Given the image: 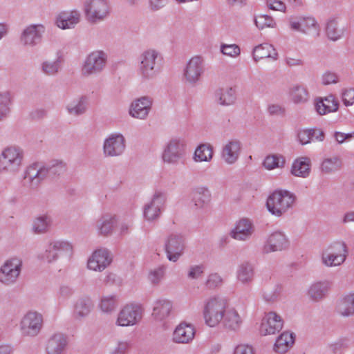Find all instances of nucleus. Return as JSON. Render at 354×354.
Listing matches in <instances>:
<instances>
[{
	"mask_svg": "<svg viewBox=\"0 0 354 354\" xmlns=\"http://www.w3.org/2000/svg\"><path fill=\"white\" fill-rule=\"evenodd\" d=\"M73 252V245L71 242L62 239H50L37 252V258L41 262L52 263L59 258L70 259Z\"/></svg>",
	"mask_w": 354,
	"mask_h": 354,
	"instance_id": "obj_1",
	"label": "nucleus"
},
{
	"mask_svg": "<svg viewBox=\"0 0 354 354\" xmlns=\"http://www.w3.org/2000/svg\"><path fill=\"white\" fill-rule=\"evenodd\" d=\"M227 306L228 301L223 297L214 295L207 298L203 301L202 310L205 324L209 328L218 327L223 320Z\"/></svg>",
	"mask_w": 354,
	"mask_h": 354,
	"instance_id": "obj_2",
	"label": "nucleus"
},
{
	"mask_svg": "<svg viewBox=\"0 0 354 354\" xmlns=\"http://www.w3.org/2000/svg\"><path fill=\"white\" fill-rule=\"evenodd\" d=\"M66 168V163L62 160H54L49 166L38 162L34 163L27 168L25 180L32 187H36L50 173H61L64 171Z\"/></svg>",
	"mask_w": 354,
	"mask_h": 354,
	"instance_id": "obj_3",
	"label": "nucleus"
},
{
	"mask_svg": "<svg viewBox=\"0 0 354 354\" xmlns=\"http://www.w3.org/2000/svg\"><path fill=\"white\" fill-rule=\"evenodd\" d=\"M295 198V196L288 191L275 190L268 197L266 207L270 214L279 217L292 207Z\"/></svg>",
	"mask_w": 354,
	"mask_h": 354,
	"instance_id": "obj_4",
	"label": "nucleus"
},
{
	"mask_svg": "<svg viewBox=\"0 0 354 354\" xmlns=\"http://www.w3.org/2000/svg\"><path fill=\"white\" fill-rule=\"evenodd\" d=\"M83 10L89 23L97 24L109 17L111 7L109 0H85Z\"/></svg>",
	"mask_w": 354,
	"mask_h": 354,
	"instance_id": "obj_5",
	"label": "nucleus"
},
{
	"mask_svg": "<svg viewBox=\"0 0 354 354\" xmlns=\"http://www.w3.org/2000/svg\"><path fill=\"white\" fill-rule=\"evenodd\" d=\"M348 253L344 242L333 243L322 250V263L327 267L339 266L345 261Z\"/></svg>",
	"mask_w": 354,
	"mask_h": 354,
	"instance_id": "obj_6",
	"label": "nucleus"
},
{
	"mask_svg": "<svg viewBox=\"0 0 354 354\" xmlns=\"http://www.w3.org/2000/svg\"><path fill=\"white\" fill-rule=\"evenodd\" d=\"M187 145L184 140L172 138L164 146L161 158L164 163L177 165L186 153Z\"/></svg>",
	"mask_w": 354,
	"mask_h": 354,
	"instance_id": "obj_7",
	"label": "nucleus"
},
{
	"mask_svg": "<svg viewBox=\"0 0 354 354\" xmlns=\"http://www.w3.org/2000/svg\"><path fill=\"white\" fill-rule=\"evenodd\" d=\"M23 151L16 147L5 149L0 156V170L10 174L17 173L22 164Z\"/></svg>",
	"mask_w": 354,
	"mask_h": 354,
	"instance_id": "obj_8",
	"label": "nucleus"
},
{
	"mask_svg": "<svg viewBox=\"0 0 354 354\" xmlns=\"http://www.w3.org/2000/svg\"><path fill=\"white\" fill-rule=\"evenodd\" d=\"M22 260L19 257H12L2 264L0 268V283L10 286L16 283L22 269Z\"/></svg>",
	"mask_w": 354,
	"mask_h": 354,
	"instance_id": "obj_9",
	"label": "nucleus"
},
{
	"mask_svg": "<svg viewBox=\"0 0 354 354\" xmlns=\"http://www.w3.org/2000/svg\"><path fill=\"white\" fill-rule=\"evenodd\" d=\"M43 326V316L37 311H28L24 315L19 323V328L22 335L35 337L41 331Z\"/></svg>",
	"mask_w": 354,
	"mask_h": 354,
	"instance_id": "obj_10",
	"label": "nucleus"
},
{
	"mask_svg": "<svg viewBox=\"0 0 354 354\" xmlns=\"http://www.w3.org/2000/svg\"><path fill=\"white\" fill-rule=\"evenodd\" d=\"M142 317V309L138 304H127L119 311L115 324L122 327L133 326L138 324Z\"/></svg>",
	"mask_w": 354,
	"mask_h": 354,
	"instance_id": "obj_11",
	"label": "nucleus"
},
{
	"mask_svg": "<svg viewBox=\"0 0 354 354\" xmlns=\"http://www.w3.org/2000/svg\"><path fill=\"white\" fill-rule=\"evenodd\" d=\"M107 55L102 50H95L86 57L82 67V74L84 76L98 74L105 68Z\"/></svg>",
	"mask_w": 354,
	"mask_h": 354,
	"instance_id": "obj_12",
	"label": "nucleus"
},
{
	"mask_svg": "<svg viewBox=\"0 0 354 354\" xmlns=\"http://www.w3.org/2000/svg\"><path fill=\"white\" fill-rule=\"evenodd\" d=\"M204 62V58L201 55H195L187 62L183 70V79L186 83L195 85L201 80L205 71Z\"/></svg>",
	"mask_w": 354,
	"mask_h": 354,
	"instance_id": "obj_13",
	"label": "nucleus"
},
{
	"mask_svg": "<svg viewBox=\"0 0 354 354\" xmlns=\"http://www.w3.org/2000/svg\"><path fill=\"white\" fill-rule=\"evenodd\" d=\"M113 261L111 252L106 248L95 250L87 261V268L95 272H102Z\"/></svg>",
	"mask_w": 354,
	"mask_h": 354,
	"instance_id": "obj_14",
	"label": "nucleus"
},
{
	"mask_svg": "<svg viewBox=\"0 0 354 354\" xmlns=\"http://www.w3.org/2000/svg\"><path fill=\"white\" fill-rule=\"evenodd\" d=\"M212 198V193L207 186H196L191 192L192 207L196 211L205 210L209 207Z\"/></svg>",
	"mask_w": 354,
	"mask_h": 354,
	"instance_id": "obj_15",
	"label": "nucleus"
},
{
	"mask_svg": "<svg viewBox=\"0 0 354 354\" xmlns=\"http://www.w3.org/2000/svg\"><path fill=\"white\" fill-rule=\"evenodd\" d=\"M45 31L41 24L28 25L21 32L20 42L24 46L34 47L41 42Z\"/></svg>",
	"mask_w": 354,
	"mask_h": 354,
	"instance_id": "obj_16",
	"label": "nucleus"
},
{
	"mask_svg": "<svg viewBox=\"0 0 354 354\" xmlns=\"http://www.w3.org/2000/svg\"><path fill=\"white\" fill-rule=\"evenodd\" d=\"M158 55V53L153 49L147 50L141 54L139 71L142 78L149 80L156 75V61Z\"/></svg>",
	"mask_w": 354,
	"mask_h": 354,
	"instance_id": "obj_17",
	"label": "nucleus"
},
{
	"mask_svg": "<svg viewBox=\"0 0 354 354\" xmlns=\"http://www.w3.org/2000/svg\"><path fill=\"white\" fill-rule=\"evenodd\" d=\"M252 221L248 218H241L236 221L230 232V236L239 241H247L254 232Z\"/></svg>",
	"mask_w": 354,
	"mask_h": 354,
	"instance_id": "obj_18",
	"label": "nucleus"
},
{
	"mask_svg": "<svg viewBox=\"0 0 354 354\" xmlns=\"http://www.w3.org/2000/svg\"><path fill=\"white\" fill-rule=\"evenodd\" d=\"M165 196L161 193H156L151 199L143 207V216L145 220L153 221L158 219L163 211Z\"/></svg>",
	"mask_w": 354,
	"mask_h": 354,
	"instance_id": "obj_19",
	"label": "nucleus"
},
{
	"mask_svg": "<svg viewBox=\"0 0 354 354\" xmlns=\"http://www.w3.org/2000/svg\"><path fill=\"white\" fill-rule=\"evenodd\" d=\"M283 326V321L281 316L275 312L265 313L259 327V333L262 335H274L280 331Z\"/></svg>",
	"mask_w": 354,
	"mask_h": 354,
	"instance_id": "obj_20",
	"label": "nucleus"
},
{
	"mask_svg": "<svg viewBox=\"0 0 354 354\" xmlns=\"http://www.w3.org/2000/svg\"><path fill=\"white\" fill-rule=\"evenodd\" d=\"M185 241L182 236L171 234L166 240L165 250L170 261L176 262L183 254Z\"/></svg>",
	"mask_w": 354,
	"mask_h": 354,
	"instance_id": "obj_21",
	"label": "nucleus"
},
{
	"mask_svg": "<svg viewBox=\"0 0 354 354\" xmlns=\"http://www.w3.org/2000/svg\"><path fill=\"white\" fill-rule=\"evenodd\" d=\"M245 320L244 314L234 307L226 308L225 317L221 322L224 328L228 331L238 332L242 328Z\"/></svg>",
	"mask_w": 354,
	"mask_h": 354,
	"instance_id": "obj_22",
	"label": "nucleus"
},
{
	"mask_svg": "<svg viewBox=\"0 0 354 354\" xmlns=\"http://www.w3.org/2000/svg\"><path fill=\"white\" fill-rule=\"evenodd\" d=\"M196 335V328L192 324L183 322L176 326L171 339L178 344H189L193 342Z\"/></svg>",
	"mask_w": 354,
	"mask_h": 354,
	"instance_id": "obj_23",
	"label": "nucleus"
},
{
	"mask_svg": "<svg viewBox=\"0 0 354 354\" xmlns=\"http://www.w3.org/2000/svg\"><path fill=\"white\" fill-rule=\"evenodd\" d=\"M153 105V99L149 96H142L134 100L129 107V115L136 119L147 118Z\"/></svg>",
	"mask_w": 354,
	"mask_h": 354,
	"instance_id": "obj_24",
	"label": "nucleus"
},
{
	"mask_svg": "<svg viewBox=\"0 0 354 354\" xmlns=\"http://www.w3.org/2000/svg\"><path fill=\"white\" fill-rule=\"evenodd\" d=\"M125 149V139L121 133H112L105 139L103 151L106 156H120Z\"/></svg>",
	"mask_w": 354,
	"mask_h": 354,
	"instance_id": "obj_25",
	"label": "nucleus"
},
{
	"mask_svg": "<svg viewBox=\"0 0 354 354\" xmlns=\"http://www.w3.org/2000/svg\"><path fill=\"white\" fill-rule=\"evenodd\" d=\"M289 241L287 236L281 232L272 233L265 243L263 252L268 254L273 252L281 251L288 248Z\"/></svg>",
	"mask_w": 354,
	"mask_h": 354,
	"instance_id": "obj_26",
	"label": "nucleus"
},
{
	"mask_svg": "<svg viewBox=\"0 0 354 354\" xmlns=\"http://www.w3.org/2000/svg\"><path fill=\"white\" fill-rule=\"evenodd\" d=\"M242 145L239 140L232 139L223 145L221 151V159L227 165L234 164L241 153Z\"/></svg>",
	"mask_w": 354,
	"mask_h": 354,
	"instance_id": "obj_27",
	"label": "nucleus"
},
{
	"mask_svg": "<svg viewBox=\"0 0 354 354\" xmlns=\"http://www.w3.org/2000/svg\"><path fill=\"white\" fill-rule=\"evenodd\" d=\"M81 19V13L77 10L60 12L56 17L55 24L61 29L73 28Z\"/></svg>",
	"mask_w": 354,
	"mask_h": 354,
	"instance_id": "obj_28",
	"label": "nucleus"
},
{
	"mask_svg": "<svg viewBox=\"0 0 354 354\" xmlns=\"http://www.w3.org/2000/svg\"><path fill=\"white\" fill-rule=\"evenodd\" d=\"M331 286V282L328 280L315 281L309 286L307 295L313 301H321L327 296Z\"/></svg>",
	"mask_w": 354,
	"mask_h": 354,
	"instance_id": "obj_29",
	"label": "nucleus"
},
{
	"mask_svg": "<svg viewBox=\"0 0 354 354\" xmlns=\"http://www.w3.org/2000/svg\"><path fill=\"white\" fill-rule=\"evenodd\" d=\"M315 108L320 115L336 112L339 109V102L333 95L318 97L315 100Z\"/></svg>",
	"mask_w": 354,
	"mask_h": 354,
	"instance_id": "obj_30",
	"label": "nucleus"
},
{
	"mask_svg": "<svg viewBox=\"0 0 354 354\" xmlns=\"http://www.w3.org/2000/svg\"><path fill=\"white\" fill-rule=\"evenodd\" d=\"M173 309L172 302L167 299H158L153 302L151 316L156 322H162L169 317Z\"/></svg>",
	"mask_w": 354,
	"mask_h": 354,
	"instance_id": "obj_31",
	"label": "nucleus"
},
{
	"mask_svg": "<svg viewBox=\"0 0 354 354\" xmlns=\"http://www.w3.org/2000/svg\"><path fill=\"white\" fill-rule=\"evenodd\" d=\"M67 338L62 333L53 334L46 342V354H62L67 346Z\"/></svg>",
	"mask_w": 354,
	"mask_h": 354,
	"instance_id": "obj_32",
	"label": "nucleus"
},
{
	"mask_svg": "<svg viewBox=\"0 0 354 354\" xmlns=\"http://www.w3.org/2000/svg\"><path fill=\"white\" fill-rule=\"evenodd\" d=\"M295 337L292 333L283 332L276 339L273 351L278 354H285L294 345Z\"/></svg>",
	"mask_w": 354,
	"mask_h": 354,
	"instance_id": "obj_33",
	"label": "nucleus"
},
{
	"mask_svg": "<svg viewBox=\"0 0 354 354\" xmlns=\"http://www.w3.org/2000/svg\"><path fill=\"white\" fill-rule=\"evenodd\" d=\"M311 171V161L309 158L299 157L292 164L290 174L296 177L307 178Z\"/></svg>",
	"mask_w": 354,
	"mask_h": 354,
	"instance_id": "obj_34",
	"label": "nucleus"
},
{
	"mask_svg": "<svg viewBox=\"0 0 354 354\" xmlns=\"http://www.w3.org/2000/svg\"><path fill=\"white\" fill-rule=\"evenodd\" d=\"M93 302L90 297L79 298L74 304L73 317L82 319L87 317L93 308Z\"/></svg>",
	"mask_w": 354,
	"mask_h": 354,
	"instance_id": "obj_35",
	"label": "nucleus"
},
{
	"mask_svg": "<svg viewBox=\"0 0 354 354\" xmlns=\"http://www.w3.org/2000/svg\"><path fill=\"white\" fill-rule=\"evenodd\" d=\"M63 58L58 55L55 59H45L40 64L41 72L47 76H55L62 69Z\"/></svg>",
	"mask_w": 354,
	"mask_h": 354,
	"instance_id": "obj_36",
	"label": "nucleus"
},
{
	"mask_svg": "<svg viewBox=\"0 0 354 354\" xmlns=\"http://www.w3.org/2000/svg\"><path fill=\"white\" fill-rule=\"evenodd\" d=\"M253 58L255 62L265 58H272L274 60L277 59V53L274 48L268 43L257 46L253 49Z\"/></svg>",
	"mask_w": 354,
	"mask_h": 354,
	"instance_id": "obj_37",
	"label": "nucleus"
},
{
	"mask_svg": "<svg viewBox=\"0 0 354 354\" xmlns=\"http://www.w3.org/2000/svg\"><path fill=\"white\" fill-rule=\"evenodd\" d=\"M254 270L253 266L244 262L241 263L236 270V279L239 282L244 285L250 284L254 279Z\"/></svg>",
	"mask_w": 354,
	"mask_h": 354,
	"instance_id": "obj_38",
	"label": "nucleus"
},
{
	"mask_svg": "<svg viewBox=\"0 0 354 354\" xmlns=\"http://www.w3.org/2000/svg\"><path fill=\"white\" fill-rule=\"evenodd\" d=\"M118 297L115 295H106L100 297L97 307L104 314H111L118 308Z\"/></svg>",
	"mask_w": 354,
	"mask_h": 354,
	"instance_id": "obj_39",
	"label": "nucleus"
},
{
	"mask_svg": "<svg viewBox=\"0 0 354 354\" xmlns=\"http://www.w3.org/2000/svg\"><path fill=\"white\" fill-rule=\"evenodd\" d=\"M66 109L69 115L80 116L86 113L87 110V97L80 96L68 102Z\"/></svg>",
	"mask_w": 354,
	"mask_h": 354,
	"instance_id": "obj_40",
	"label": "nucleus"
},
{
	"mask_svg": "<svg viewBox=\"0 0 354 354\" xmlns=\"http://www.w3.org/2000/svg\"><path fill=\"white\" fill-rule=\"evenodd\" d=\"M215 95L217 102L221 106H230L236 101V91L232 87L222 88Z\"/></svg>",
	"mask_w": 354,
	"mask_h": 354,
	"instance_id": "obj_41",
	"label": "nucleus"
},
{
	"mask_svg": "<svg viewBox=\"0 0 354 354\" xmlns=\"http://www.w3.org/2000/svg\"><path fill=\"white\" fill-rule=\"evenodd\" d=\"M337 312L344 317L354 315V293H349L342 297L337 304Z\"/></svg>",
	"mask_w": 354,
	"mask_h": 354,
	"instance_id": "obj_42",
	"label": "nucleus"
},
{
	"mask_svg": "<svg viewBox=\"0 0 354 354\" xmlns=\"http://www.w3.org/2000/svg\"><path fill=\"white\" fill-rule=\"evenodd\" d=\"M13 96L8 91H0V121L6 119L10 113Z\"/></svg>",
	"mask_w": 354,
	"mask_h": 354,
	"instance_id": "obj_43",
	"label": "nucleus"
},
{
	"mask_svg": "<svg viewBox=\"0 0 354 354\" xmlns=\"http://www.w3.org/2000/svg\"><path fill=\"white\" fill-rule=\"evenodd\" d=\"M52 223L51 217L47 214H43L36 217L32 221V231L36 234L46 233Z\"/></svg>",
	"mask_w": 354,
	"mask_h": 354,
	"instance_id": "obj_44",
	"label": "nucleus"
},
{
	"mask_svg": "<svg viewBox=\"0 0 354 354\" xmlns=\"http://www.w3.org/2000/svg\"><path fill=\"white\" fill-rule=\"evenodd\" d=\"M213 158V148L209 144H201L196 149L193 159L196 162H209Z\"/></svg>",
	"mask_w": 354,
	"mask_h": 354,
	"instance_id": "obj_45",
	"label": "nucleus"
},
{
	"mask_svg": "<svg viewBox=\"0 0 354 354\" xmlns=\"http://www.w3.org/2000/svg\"><path fill=\"white\" fill-rule=\"evenodd\" d=\"M342 167V160L337 156L324 158L320 165V171L325 174L334 173Z\"/></svg>",
	"mask_w": 354,
	"mask_h": 354,
	"instance_id": "obj_46",
	"label": "nucleus"
},
{
	"mask_svg": "<svg viewBox=\"0 0 354 354\" xmlns=\"http://www.w3.org/2000/svg\"><path fill=\"white\" fill-rule=\"evenodd\" d=\"M289 97L295 104H304L309 99V93L304 86H295L290 89Z\"/></svg>",
	"mask_w": 354,
	"mask_h": 354,
	"instance_id": "obj_47",
	"label": "nucleus"
},
{
	"mask_svg": "<svg viewBox=\"0 0 354 354\" xmlns=\"http://www.w3.org/2000/svg\"><path fill=\"white\" fill-rule=\"evenodd\" d=\"M285 165L286 158L280 154L268 155L265 158L263 162V166L267 170L283 169Z\"/></svg>",
	"mask_w": 354,
	"mask_h": 354,
	"instance_id": "obj_48",
	"label": "nucleus"
},
{
	"mask_svg": "<svg viewBox=\"0 0 354 354\" xmlns=\"http://www.w3.org/2000/svg\"><path fill=\"white\" fill-rule=\"evenodd\" d=\"M115 218L111 214L102 216L97 223V230L103 235L109 234L113 229Z\"/></svg>",
	"mask_w": 354,
	"mask_h": 354,
	"instance_id": "obj_49",
	"label": "nucleus"
},
{
	"mask_svg": "<svg viewBox=\"0 0 354 354\" xmlns=\"http://www.w3.org/2000/svg\"><path fill=\"white\" fill-rule=\"evenodd\" d=\"M326 33L329 39L337 41L342 37L344 31L338 28L337 20L331 19L327 22Z\"/></svg>",
	"mask_w": 354,
	"mask_h": 354,
	"instance_id": "obj_50",
	"label": "nucleus"
},
{
	"mask_svg": "<svg viewBox=\"0 0 354 354\" xmlns=\"http://www.w3.org/2000/svg\"><path fill=\"white\" fill-rule=\"evenodd\" d=\"M254 23L256 26L259 29H264L266 28H275L276 22L274 19L268 15H259L254 19Z\"/></svg>",
	"mask_w": 354,
	"mask_h": 354,
	"instance_id": "obj_51",
	"label": "nucleus"
},
{
	"mask_svg": "<svg viewBox=\"0 0 354 354\" xmlns=\"http://www.w3.org/2000/svg\"><path fill=\"white\" fill-rule=\"evenodd\" d=\"M221 53L225 56L236 58L240 55L241 49L236 44H223L221 45Z\"/></svg>",
	"mask_w": 354,
	"mask_h": 354,
	"instance_id": "obj_52",
	"label": "nucleus"
},
{
	"mask_svg": "<svg viewBox=\"0 0 354 354\" xmlns=\"http://www.w3.org/2000/svg\"><path fill=\"white\" fill-rule=\"evenodd\" d=\"M302 32H307L310 30L319 31V25L315 18L311 17L301 18Z\"/></svg>",
	"mask_w": 354,
	"mask_h": 354,
	"instance_id": "obj_53",
	"label": "nucleus"
},
{
	"mask_svg": "<svg viewBox=\"0 0 354 354\" xmlns=\"http://www.w3.org/2000/svg\"><path fill=\"white\" fill-rule=\"evenodd\" d=\"M204 272L205 266L203 265H193L189 267L187 276L189 279H198L203 277Z\"/></svg>",
	"mask_w": 354,
	"mask_h": 354,
	"instance_id": "obj_54",
	"label": "nucleus"
},
{
	"mask_svg": "<svg viewBox=\"0 0 354 354\" xmlns=\"http://www.w3.org/2000/svg\"><path fill=\"white\" fill-rule=\"evenodd\" d=\"M333 349H347L354 347V339L351 337H344L339 338L335 344L330 346Z\"/></svg>",
	"mask_w": 354,
	"mask_h": 354,
	"instance_id": "obj_55",
	"label": "nucleus"
},
{
	"mask_svg": "<svg viewBox=\"0 0 354 354\" xmlns=\"http://www.w3.org/2000/svg\"><path fill=\"white\" fill-rule=\"evenodd\" d=\"M165 272V268L163 266L158 267L149 272L148 279L153 284H158L163 279Z\"/></svg>",
	"mask_w": 354,
	"mask_h": 354,
	"instance_id": "obj_56",
	"label": "nucleus"
},
{
	"mask_svg": "<svg viewBox=\"0 0 354 354\" xmlns=\"http://www.w3.org/2000/svg\"><path fill=\"white\" fill-rule=\"evenodd\" d=\"M223 283L222 277L217 273H212L208 275L206 286L210 289H214L221 286Z\"/></svg>",
	"mask_w": 354,
	"mask_h": 354,
	"instance_id": "obj_57",
	"label": "nucleus"
},
{
	"mask_svg": "<svg viewBox=\"0 0 354 354\" xmlns=\"http://www.w3.org/2000/svg\"><path fill=\"white\" fill-rule=\"evenodd\" d=\"M342 100L346 106L354 104V88L344 89L342 93Z\"/></svg>",
	"mask_w": 354,
	"mask_h": 354,
	"instance_id": "obj_58",
	"label": "nucleus"
},
{
	"mask_svg": "<svg viewBox=\"0 0 354 354\" xmlns=\"http://www.w3.org/2000/svg\"><path fill=\"white\" fill-rule=\"evenodd\" d=\"M266 6L272 10L285 12L286 10V4L281 0H266Z\"/></svg>",
	"mask_w": 354,
	"mask_h": 354,
	"instance_id": "obj_59",
	"label": "nucleus"
},
{
	"mask_svg": "<svg viewBox=\"0 0 354 354\" xmlns=\"http://www.w3.org/2000/svg\"><path fill=\"white\" fill-rule=\"evenodd\" d=\"M338 82L337 75L333 72L327 71L322 76V83L324 85L335 84Z\"/></svg>",
	"mask_w": 354,
	"mask_h": 354,
	"instance_id": "obj_60",
	"label": "nucleus"
},
{
	"mask_svg": "<svg viewBox=\"0 0 354 354\" xmlns=\"http://www.w3.org/2000/svg\"><path fill=\"white\" fill-rule=\"evenodd\" d=\"M233 354H254V350L250 345L240 344L235 346Z\"/></svg>",
	"mask_w": 354,
	"mask_h": 354,
	"instance_id": "obj_61",
	"label": "nucleus"
},
{
	"mask_svg": "<svg viewBox=\"0 0 354 354\" xmlns=\"http://www.w3.org/2000/svg\"><path fill=\"white\" fill-rule=\"evenodd\" d=\"M298 140L301 145L310 143L313 140L310 129L300 131L298 133Z\"/></svg>",
	"mask_w": 354,
	"mask_h": 354,
	"instance_id": "obj_62",
	"label": "nucleus"
},
{
	"mask_svg": "<svg viewBox=\"0 0 354 354\" xmlns=\"http://www.w3.org/2000/svg\"><path fill=\"white\" fill-rule=\"evenodd\" d=\"M168 0H148L149 8L152 11H158L165 7Z\"/></svg>",
	"mask_w": 354,
	"mask_h": 354,
	"instance_id": "obj_63",
	"label": "nucleus"
},
{
	"mask_svg": "<svg viewBox=\"0 0 354 354\" xmlns=\"http://www.w3.org/2000/svg\"><path fill=\"white\" fill-rule=\"evenodd\" d=\"M129 348L127 342H119L112 351L111 354H124Z\"/></svg>",
	"mask_w": 354,
	"mask_h": 354,
	"instance_id": "obj_64",
	"label": "nucleus"
}]
</instances>
